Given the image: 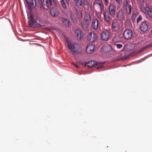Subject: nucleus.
<instances>
[{
  "mask_svg": "<svg viewBox=\"0 0 152 152\" xmlns=\"http://www.w3.org/2000/svg\"><path fill=\"white\" fill-rule=\"evenodd\" d=\"M67 46L68 49L73 53H80L79 50L80 46L78 44L68 42H67Z\"/></svg>",
  "mask_w": 152,
  "mask_h": 152,
  "instance_id": "nucleus-1",
  "label": "nucleus"
},
{
  "mask_svg": "<svg viewBox=\"0 0 152 152\" xmlns=\"http://www.w3.org/2000/svg\"><path fill=\"white\" fill-rule=\"evenodd\" d=\"M28 24L30 27L31 28L39 27L42 26L40 24L38 23L35 20L32 14H29L28 15Z\"/></svg>",
  "mask_w": 152,
  "mask_h": 152,
  "instance_id": "nucleus-2",
  "label": "nucleus"
},
{
  "mask_svg": "<svg viewBox=\"0 0 152 152\" xmlns=\"http://www.w3.org/2000/svg\"><path fill=\"white\" fill-rule=\"evenodd\" d=\"M111 33L108 30H106L102 32L101 36V39L102 41H106L109 39Z\"/></svg>",
  "mask_w": 152,
  "mask_h": 152,
  "instance_id": "nucleus-3",
  "label": "nucleus"
},
{
  "mask_svg": "<svg viewBox=\"0 0 152 152\" xmlns=\"http://www.w3.org/2000/svg\"><path fill=\"white\" fill-rule=\"evenodd\" d=\"M26 2V5L28 9L31 11V10L34 8L36 6L35 0H25Z\"/></svg>",
  "mask_w": 152,
  "mask_h": 152,
  "instance_id": "nucleus-4",
  "label": "nucleus"
},
{
  "mask_svg": "<svg viewBox=\"0 0 152 152\" xmlns=\"http://www.w3.org/2000/svg\"><path fill=\"white\" fill-rule=\"evenodd\" d=\"M111 28L115 32H118L120 30V25L116 20H113L112 21Z\"/></svg>",
  "mask_w": 152,
  "mask_h": 152,
  "instance_id": "nucleus-5",
  "label": "nucleus"
},
{
  "mask_svg": "<svg viewBox=\"0 0 152 152\" xmlns=\"http://www.w3.org/2000/svg\"><path fill=\"white\" fill-rule=\"evenodd\" d=\"M103 15L104 21L106 22L107 24H110L112 18L110 14L107 11H105L103 13Z\"/></svg>",
  "mask_w": 152,
  "mask_h": 152,
  "instance_id": "nucleus-6",
  "label": "nucleus"
},
{
  "mask_svg": "<svg viewBox=\"0 0 152 152\" xmlns=\"http://www.w3.org/2000/svg\"><path fill=\"white\" fill-rule=\"evenodd\" d=\"M123 7L125 9L126 13L130 15L131 13L132 8L131 5L129 4L127 1L124 2Z\"/></svg>",
  "mask_w": 152,
  "mask_h": 152,
  "instance_id": "nucleus-7",
  "label": "nucleus"
},
{
  "mask_svg": "<svg viewBox=\"0 0 152 152\" xmlns=\"http://www.w3.org/2000/svg\"><path fill=\"white\" fill-rule=\"evenodd\" d=\"M97 36L96 34L94 33L90 32L87 35V39L90 42H92L95 41Z\"/></svg>",
  "mask_w": 152,
  "mask_h": 152,
  "instance_id": "nucleus-8",
  "label": "nucleus"
},
{
  "mask_svg": "<svg viewBox=\"0 0 152 152\" xmlns=\"http://www.w3.org/2000/svg\"><path fill=\"white\" fill-rule=\"evenodd\" d=\"M81 64L85 66H87L89 68L93 67L97 65L96 62L94 61H90L86 63L82 62Z\"/></svg>",
  "mask_w": 152,
  "mask_h": 152,
  "instance_id": "nucleus-9",
  "label": "nucleus"
},
{
  "mask_svg": "<svg viewBox=\"0 0 152 152\" xmlns=\"http://www.w3.org/2000/svg\"><path fill=\"white\" fill-rule=\"evenodd\" d=\"M116 7L113 4H110L108 7L109 14L112 16L115 15L116 12Z\"/></svg>",
  "mask_w": 152,
  "mask_h": 152,
  "instance_id": "nucleus-10",
  "label": "nucleus"
},
{
  "mask_svg": "<svg viewBox=\"0 0 152 152\" xmlns=\"http://www.w3.org/2000/svg\"><path fill=\"white\" fill-rule=\"evenodd\" d=\"M75 36L78 40L81 39L83 36V33L82 31L80 29H77L75 31Z\"/></svg>",
  "mask_w": 152,
  "mask_h": 152,
  "instance_id": "nucleus-11",
  "label": "nucleus"
},
{
  "mask_svg": "<svg viewBox=\"0 0 152 152\" xmlns=\"http://www.w3.org/2000/svg\"><path fill=\"white\" fill-rule=\"evenodd\" d=\"M132 35V32L129 30L124 31L123 33L124 38L126 39H129L131 38Z\"/></svg>",
  "mask_w": 152,
  "mask_h": 152,
  "instance_id": "nucleus-12",
  "label": "nucleus"
},
{
  "mask_svg": "<svg viewBox=\"0 0 152 152\" xmlns=\"http://www.w3.org/2000/svg\"><path fill=\"white\" fill-rule=\"evenodd\" d=\"M99 21L96 18H93L91 24L92 28L94 30H97L99 27Z\"/></svg>",
  "mask_w": 152,
  "mask_h": 152,
  "instance_id": "nucleus-13",
  "label": "nucleus"
},
{
  "mask_svg": "<svg viewBox=\"0 0 152 152\" xmlns=\"http://www.w3.org/2000/svg\"><path fill=\"white\" fill-rule=\"evenodd\" d=\"M116 17L120 21H123L125 18L124 12L122 10H120L117 13Z\"/></svg>",
  "mask_w": 152,
  "mask_h": 152,
  "instance_id": "nucleus-14",
  "label": "nucleus"
},
{
  "mask_svg": "<svg viewBox=\"0 0 152 152\" xmlns=\"http://www.w3.org/2000/svg\"><path fill=\"white\" fill-rule=\"evenodd\" d=\"M140 28L141 30L144 32L146 31L148 29V25L145 21L142 22Z\"/></svg>",
  "mask_w": 152,
  "mask_h": 152,
  "instance_id": "nucleus-15",
  "label": "nucleus"
},
{
  "mask_svg": "<svg viewBox=\"0 0 152 152\" xmlns=\"http://www.w3.org/2000/svg\"><path fill=\"white\" fill-rule=\"evenodd\" d=\"M95 49L94 45L92 44H90L87 46L86 48V51L88 54H91L93 53Z\"/></svg>",
  "mask_w": 152,
  "mask_h": 152,
  "instance_id": "nucleus-16",
  "label": "nucleus"
},
{
  "mask_svg": "<svg viewBox=\"0 0 152 152\" xmlns=\"http://www.w3.org/2000/svg\"><path fill=\"white\" fill-rule=\"evenodd\" d=\"M145 12L147 13L148 16L151 19H152V11L149 7H146L144 8Z\"/></svg>",
  "mask_w": 152,
  "mask_h": 152,
  "instance_id": "nucleus-17",
  "label": "nucleus"
},
{
  "mask_svg": "<svg viewBox=\"0 0 152 152\" xmlns=\"http://www.w3.org/2000/svg\"><path fill=\"white\" fill-rule=\"evenodd\" d=\"M103 49L105 53H108L111 51L112 47L108 44H106L103 47Z\"/></svg>",
  "mask_w": 152,
  "mask_h": 152,
  "instance_id": "nucleus-18",
  "label": "nucleus"
},
{
  "mask_svg": "<svg viewBox=\"0 0 152 152\" xmlns=\"http://www.w3.org/2000/svg\"><path fill=\"white\" fill-rule=\"evenodd\" d=\"M50 14L53 17H57L59 14V11L55 8H52L50 10Z\"/></svg>",
  "mask_w": 152,
  "mask_h": 152,
  "instance_id": "nucleus-19",
  "label": "nucleus"
},
{
  "mask_svg": "<svg viewBox=\"0 0 152 152\" xmlns=\"http://www.w3.org/2000/svg\"><path fill=\"white\" fill-rule=\"evenodd\" d=\"M61 20L65 26L68 27L69 26L70 21L68 19L64 18H61Z\"/></svg>",
  "mask_w": 152,
  "mask_h": 152,
  "instance_id": "nucleus-20",
  "label": "nucleus"
},
{
  "mask_svg": "<svg viewBox=\"0 0 152 152\" xmlns=\"http://www.w3.org/2000/svg\"><path fill=\"white\" fill-rule=\"evenodd\" d=\"M89 23L83 21L81 23V26L84 31H86L88 29L89 26Z\"/></svg>",
  "mask_w": 152,
  "mask_h": 152,
  "instance_id": "nucleus-21",
  "label": "nucleus"
},
{
  "mask_svg": "<svg viewBox=\"0 0 152 152\" xmlns=\"http://www.w3.org/2000/svg\"><path fill=\"white\" fill-rule=\"evenodd\" d=\"M43 2L44 5L47 7V8H48L52 6V0H44Z\"/></svg>",
  "mask_w": 152,
  "mask_h": 152,
  "instance_id": "nucleus-22",
  "label": "nucleus"
},
{
  "mask_svg": "<svg viewBox=\"0 0 152 152\" xmlns=\"http://www.w3.org/2000/svg\"><path fill=\"white\" fill-rule=\"evenodd\" d=\"M91 18L90 14H86L85 16L84 20L83 21L90 23Z\"/></svg>",
  "mask_w": 152,
  "mask_h": 152,
  "instance_id": "nucleus-23",
  "label": "nucleus"
},
{
  "mask_svg": "<svg viewBox=\"0 0 152 152\" xmlns=\"http://www.w3.org/2000/svg\"><path fill=\"white\" fill-rule=\"evenodd\" d=\"M95 4V2H94V4ZM95 4H97L98 7L99 8L100 12L102 13L104 10V7L103 3L102 2L99 3L96 2Z\"/></svg>",
  "mask_w": 152,
  "mask_h": 152,
  "instance_id": "nucleus-24",
  "label": "nucleus"
},
{
  "mask_svg": "<svg viewBox=\"0 0 152 152\" xmlns=\"http://www.w3.org/2000/svg\"><path fill=\"white\" fill-rule=\"evenodd\" d=\"M76 6L77 7H79L81 6L82 5V0H75Z\"/></svg>",
  "mask_w": 152,
  "mask_h": 152,
  "instance_id": "nucleus-25",
  "label": "nucleus"
},
{
  "mask_svg": "<svg viewBox=\"0 0 152 152\" xmlns=\"http://www.w3.org/2000/svg\"><path fill=\"white\" fill-rule=\"evenodd\" d=\"M76 13L79 18H81L83 16V13L80 10H76Z\"/></svg>",
  "mask_w": 152,
  "mask_h": 152,
  "instance_id": "nucleus-26",
  "label": "nucleus"
},
{
  "mask_svg": "<svg viewBox=\"0 0 152 152\" xmlns=\"http://www.w3.org/2000/svg\"><path fill=\"white\" fill-rule=\"evenodd\" d=\"M61 6L64 10H66L67 9V7L66 6L64 0H61Z\"/></svg>",
  "mask_w": 152,
  "mask_h": 152,
  "instance_id": "nucleus-27",
  "label": "nucleus"
},
{
  "mask_svg": "<svg viewBox=\"0 0 152 152\" xmlns=\"http://www.w3.org/2000/svg\"><path fill=\"white\" fill-rule=\"evenodd\" d=\"M149 46H150L148 45L145 47H142L139 51V53H140L142 52L143 51L145 50L146 49H147L149 47Z\"/></svg>",
  "mask_w": 152,
  "mask_h": 152,
  "instance_id": "nucleus-28",
  "label": "nucleus"
},
{
  "mask_svg": "<svg viewBox=\"0 0 152 152\" xmlns=\"http://www.w3.org/2000/svg\"><path fill=\"white\" fill-rule=\"evenodd\" d=\"M142 19V17L141 15H140L137 19V23H138Z\"/></svg>",
  "mask_w": 152,
  "mask_h": 152,
  "instance_id": "nucleus-29",
  "label": "nucleus"
},
{
  "mask_svg": "<svg viewBox=\"0 0 152 152\" xmlns=\"http://www.w3.org/2000/svg\"><path fill=\"white\" fill-rule=\"evenodd\" d=\"M115 45L116 46L117 48L119 49L121 48L123 46L122 45L120 44H115Z\"/></svg>",
  "mask_w": 152,
  "mask_h": 152,
  "instance_id": "nucleus-30",
  "label": "nucleus"
},
{
  "mask_svg": "<svg viewBox=\"0 0 152 152\" xmlns=\"http://www.w3.org/2000/svg\"><path fill=\"white\" fill-rule=\"evenodd\" d=\"M116 2L119 5L122 3V0H115Z\"/></svg>",
  "mask_w": 152,
  "mask_h": 152,
  "instance_id": "nucleus-31",
  "label": "nucleus"
},
{
  "mask_svg": "<svg viewBox=\"0 0 152 152\" xmlns=\"http://www.w3.org/2000/svg\"><path fill=\"white\" fill-rule=\"evenodd\" d=\"M72 64L74 66H75V67H76L77 68H78L79 67V65L77 64H76L74 62L72 63Z\"/></svg>",
  "mask_w": 152,
  "mask_h": 152,
  "instance_id": "nucleus-32",
  "label": "nucleus"
},
{
  "mask_svg": "<svg viewBox=\"0 0 152 152\" xmlns=\"http://www.w3.org/2000/svg\"><path fill=\"white\" fill-rule=\"evenodd\" d=\"M104 1V3L106 6H107L108 4V0H103Z\"/></svg>",
  "mask_w": 152,
  "mask_h": 152,
  "instance_id": "nucleus-33",
  "label": "nucleus"
},
{
  "mask_svg": "<svg viewBox=\"0 0 152 152\" xmlns=\"http://www.w3.org/2000/svg\"><path fill=\"white\" fill-rule=\"evenodd\" d=\"M39 20L40 23H44L45 21L42 19L41 18H39Z\"/></svg>",
  "mask_w": 152,
  "mask_h": 152,
  "instance_id": "nucleus-34",
  "label": "nucleus"
},
{
  "mask_svg": "<svg viewBox=\"0 0 152 152\" xmlns=\"http://www.w3.org/2000/svg\"><path fill=\"white\" fill-rule=\"evenodd\" d=\"M89 3L87 1H86L83 3V5H88L89 4Z\"/></svg>",
  "mask_w": 152,
  "mask_h": 152,
  "instance_id": "nucleus-35",
  "label": "nucleus"
},
{
  "mask_svg": "<svg viewBox=\"0 0 152 152\" xmlns=\"http://www.w3.org/2000/svg\"><path fill=\"white\" fill-rule=\"evenodd\" d=\"M65 0L66 1V2L67 4V5H69V0Z\"/></svg>",
  "mask_w": 152,
  "mask_h": 152,
  "instance_id": "nucleus-36",
  "label": "nucleus"
},
{
  "mask_svg": "<svg viewBox=\"0 0 152 152\" xmlns=\"http://www.w3.org/2000/svg\"><path fill=\"white\" fill-rule=\"evenodd\" d=\"M43 5L42 3H41V4H39V6L41 7V8L42 7V6Z\"/></svg>",
  "mask_w": 152,
  "mask_h": 152,
  "instance_id": "nucleus-37",
  "label": "nucleus"
},
{
  "mask_svg": "<svg viewBox=\"0 0 152 152\" xmlns=\"http://www.w3.org/2000/svg\"><path fill=\"white\" fill-rule=\"evenodd\" d=\"M102 66H97V69H99V68H101Z\"/></svg>",
  "mask_w": 152,
  "mask_h": 152,
  "instance_id": "nucleus-38",
  "label": "nucleus"
},
{
  "mask_svg": "<svg viewBox=\"0 0 152 152\" xmlns=\"http://www.w3.org/2000/svg\"><path fill=\"white\" fill-rule=\"evenodd\" d=\"M135 15V14H134V13H133L132 14V16H134V15Z\"/></svg>",
  "mask_w": 152,
  "mask_h": 152,
  "instance_id": "nucleus-39",
  "label": "nucleus"
},
{
  "mask_svg": "<svg viewBox=\"0 0 152 152\" xmlns=\"http://www.w3.org/2000/svg\"><path fill=\"white\" fill-rule=\"evenodd\" d=\"M100 64H101L102 65L103 64V63H100Z\"/></svg>",
  "mask_w": 152,
  "mask_h": 152,
  "instance_id": "nucleus-40",
  "label": "nucleus"
},
{
  "mask_svg": "<svg viewBox=\"0 0 152 152\" xmlns=\"http://www.w3.org/2000/svg\"><path fill=\"white\" fill-rule=\"evenodd\" d=\"M119 60H120L119 59H116V61H117Z\"/></svg>",
  "mask_w": 152,
  "mask_h": 152,
  "instance_id": "nucleus-41",
  "label": "nucleus"
}]
</instances>
